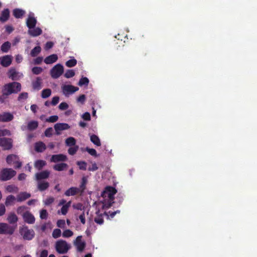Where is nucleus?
<instances>
[{"label":"nucleus","instance_id":"nucleus-1","mask_svg":"<svg viewBox=\"0 0 257 257\" xmlns=\"http://www.w3.org/2000/svg\"><path fill=\"white\" fill-rule=\"evenodd\" d=\"M16 174L15 171L12 169L5 168L0 172V180L7 181L11 179Z\"/></svg>","mask_w":257,"mask_h":257},{"label":"nucleus","instance_id":"nucleus-2","mask_svg":"<svg viewBox=\"0 0 257 257\" xmlns=\"http://www.w3.org/2000/svg\"><path fill=\"white\" fill-rule=\"evenodd\" d=\"M15 228L6 223H0V234L12 235L14 233Z\"/></svg>","mask_w":257,"mask_h":257},{"label":"nucleus","instance_id":"nucleus-3","mask_svg":"<svg viewBox=\"0 0 257 257\" xmlns=\"http://www.w3.org/2000/svg\"><path fill=\"white\" fill-rule=\"evenodd\" d=\"M16 84V82H13L12 83H9L5 84L2 89V93L4 95H9L15 92V88Z\"/></svg>","mask_w":257,"mask_h":257},{"label":"nucleus","instance_id":"nucleus-4","mask_svg":"<svg viewBox=\"0 0 257 257\" xmlns=\"http://www.w3.org/2000/svg\"><path fill=\"white\" fill-rule=\"evenodd\" d=\"M0 146L4 150H10L12 147V140L11 139L2 138H0Z\"/></svg>","mask_w":257,"mask_h":257},{"label":"nucleus","instance_id":"nucleus-5","mask_svg":"<svg viewBox=\"0 0 257 257\" xmlns=\"http://www.w3.org/2000/svg\"><path fill=\"white\" fill-rule=\"evenodd\" d=\"M12 61V58L10 55H6L0 57V64L4 67H7L10 66Z\"/></svg>","mask_w":257,"mask_h":257},{"label":"nucleus","instance_id":"nucleus-6","mask_svg":"<svg viewBox=\"0 0 257 257\" xmlns=\"http://www.w3.org/2000/svg\"><path fill=\"white\" fill-rule=\"evenodd\" d=\"M14 118L12 114L10 112H4L0 114V122H9Z\"/></svg>","mask_w":257,"mask_h":257},{"label":"nucleus","instance_id":"nucleus-7","mask_svg":"<svg viewBox=\"0 0 257 257\" xmlns=\"http://www.w3.org/2000/svg\"><path fill=\"white\" fill-rule=\"evenodd\" d=\"M9 17L10 11L8 9H5L2 12L1 16L0 17V22H5L8 20Z\"/></svg>","mask_w":257,"mask_h":257},{"label":"nucleus","instance_id":"nucleus-8","mask_svg":"<svg viewBox=\"0 0 257 257\" xmlns=\"http://www.w3.org/2000/svg\"><path fill=\"white\" fill-rule=\"evenodd\" d=\"M11 44L9 42L7 41L5 42L1 46L2 51L4 53L8 52L11 48Z\"/></svg>","mask_w":257,"mask_h":257},{"label":"nucleus","instance_id":"nucleus-9","mask_svg":"<svg viewBox=\"0 0 257 257\" xmlns=\"http://www.w3.org/2000/svg\"><path fill=\"white\" fill-rule=\"evenodd\" d=\"M15 200V197L13 195L8 196L5 202V204L6 206L11 205L13 204L14 201Z\"/></svg>","mask_w":257,"mask_h":257},{"label":"nucleus","instance_id":"nucleus-10","mask_svg":"<svg viewBox=\"0 0 257 257\" xmlns=\"http://www.w3.org/2000/svg\"><path fill=\"white\" fill-rule=\"evenodd\" d=\"M7 220L11 224L16 222V215L14 213H11L8 217Z\"/></svg>","mask_w":257,"mask_h":257},{"label":"nucleus","instance_id":"nucleus-11","mask_svg":"<svg viewBox=\"0 0 257 257\" xmlns=\"http://www.w3.org/2000/svg\"><path fill=\"white\" fill-rule=\"evenodd\" d=\"M16 159V155H8L6 159V161L8 164H12L14 163V160Z\"/></svg>","mask_w":257,"mask_h":257},{"label":"nucleus","instance_id":"nucleus-12","mask_svg":"<svg viewBox=\"0 0 257 257\" xmlns=\"http://www.w3.org/2000/svg\"><path fill=\"white\" fill-rule=\"evenodd\" d=\"M9 77L13 80H15L16 77V69L15 68H12L9 70Z\"/></svg>","mask_w":257,"mask_h":257},{"label":"nucleus","instance_id":"nucleus-13","mask_svg":"<svg viewBox=\"0 0 257 257\" xmlns=\"http://www.w3.org/2000/svg\"><path fill=\"white\" fill-rule=\"evenodd\" d=\"M10 131L7 129L0 130V137L6 136H10Z\"/></svg>","mask_w":257,"mask_h":257},{"label":"nucleus","instance_id":"nucleus-14","mask_svg":"<svg viewBox=\"0 0 257 257\" xmlns=\"http://www.w3.org/2000/svg\"><path fill=\"white\" fill-rule=\"evenodd\" d=\"M6 212V208L3 204H0V216H3Z\"/></svg>","mask_w":257,"mask_h":257},{"label":"nucleus","instance_id":"nucleus-15","mask_svg":"<svg viewBox=\"0 0 257 257\" xmlns=\"http://www.w3.org/2000/svg\"><path fill=\"white\" fill-rule=\"evenodd\" d=\"M15 187L14 185H8L6 189L9 192H13L15 190Z\"/></svg>","mask_w":257,"mask_h":257},{"label":"nucleus","instance_id":"nucleus-16","mask_svg":"<svg viewBox=\"0 0 257 257\" xmlns=\"http://www.w3.org/2000/svg\"><path fill=\"white\" fill-rule=\"evenodd\" d=\"M7 95H4V93H2V95L0 96V102L1 103H4L5 102V99L7 98Z\"/></svg>","mask_w":257,"mask_h":257},{"label":"nucleus","instance_id":"nucleus-17","mask_svg":"<svg viewBox=\"0 0 257 257\" xmlns=\"http://www.w3.org/2000/svg\"><path fill=\"white\" fill-rule=\"evenodd\" d=\"M6 31L9 34L11 33L14 30L13 28L11 26H7L6 27Z\"/></svg>","mask_w":257,"mask_h":257},{"label":"nucleus","instance_id":"nucleus-18","mask_svg":"<svg viewBox=\"0 0 257 257\" xmlns=\"http://www.w3.org/2000/svg\"><path fill=\"white\" fill-rule=\"evenodd\" d=\"M13 16L16 18V15H17V13H16V9H15L13 10Z\"/></svg>","mask_w":257,"mask_h":257},{"label":"nucleus","instance_id":"nucleus-19","mask_svg":"<svg viewBox=\"0 0 257 257\" xmlns=\"http://www.w3.org/2000/svg\"><path fill=\"white\" fill-rule=\"evenodd\" d=\"M2 7V3L1 2H0V8Z\"/></svg>","mask_w":257,"mask_h":257}]
</instances>
